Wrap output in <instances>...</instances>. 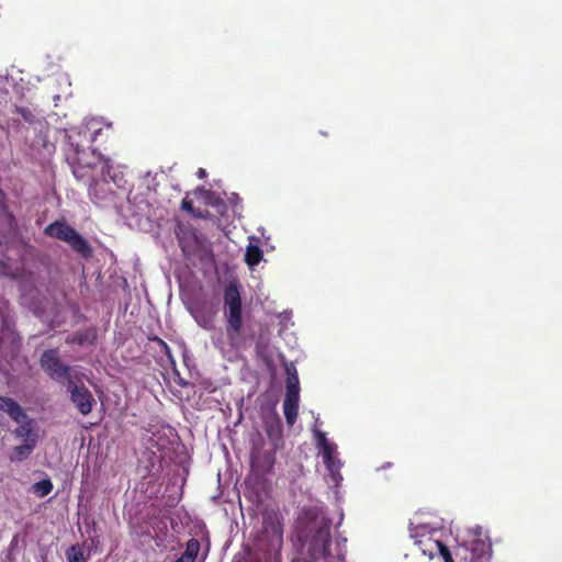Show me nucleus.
<instances>
[{
	"mask_svg": "<svg viewBox=\"0 0 562 562\" xmlns=\"http://www.w3.org/2000/svg\"><path fill=\"white\" fill-rule=\"evenodd\" d=\"M151 340L159 344V346L162 348V350H165L167 353H169V346L161 338L156 336V337L151 338Z\"/></svg>",
	"mask_w": 562,
	"mask_h": 562,
	"instance_id": "obj_28",
	"label": "nucleus"
},
{
	"mask_svg": "<svg viewBox=\"0 0 562 562\" xmlns=\"http://www.w3.org/2000/svg\"><path fill=\"white\" fill-rule=\"evenodd\" d=\"M262 250L255 245H249L246 249L245 261L249 267L257 266L262 259Z\"/></svg>",
	"mask_w": 562,
	"mask_h": 562,
	"instance_id": "obj_16",
	"label": "nucleus"
},
{
	"mask_svg": "<svg viewBox=\"0 0 562 562\" xmlns=\"http://www.w3.org/2000/svg\"><path fill=\"white\" fill-rule=\"evenodd\" d=\"M18 424L19 426L13 430L15 437L23 439L24 442H30V440L37 441V436L33 431L32 420L27 416L26 419Z\"/></svg>",
	"mask_w": 562,
	"mask_h": 562,
	"instance_id": "obj_14",
	"label": "nucleus"
},
{
	"mask_svg": "<svg viewBox=\"0 0 562 562\" xmlns=\"http://www.w3.org/2000/svg\"><path fill=\"white\" fill-rule=\"evenodd\" d=\"M0 411L7 413L16 423H22L26 419L25 412L11 397L0 396Z\"/></svg>",
	"mask_w": 562,
	"mask_h": 562,
	"instance_id": "obj_10",
	"label": "nucleus"
},
{
	"mask_svg": "<svg viewBox=\"0 0 562 562\" xmlns=\"http://www.w3.org/2000/svg\"><path fill=\"white\" fill-rule=\"evenodd\" d=\"M44 234L68 244L82 258L87 259L93 255L90 243L64 220H58L47 225Z\"/></svg>",
	"mask_w": 562,
	"mask_h": 562,
	"instance_id": "obj_5",
	"label": "nucleus"
},
{
	"mask_svg": "<svg viewBox=\"0 0 562 562\" xmlns=\"http://www.w3.org/2000/svg\"><path fill=\"white\" fill-rule=\"evenodd\" d=\"M317 443L319 448L322 449V456L323 458L334 454V447L329 443L326 436L322 431L316 432Z\"/></svg>",
	"mask_w": 562,
	"mask_h": 562,
	"instance_id": "obj_20",
	"label": "nucleus"
},
{
	"mask_svg": "<svg viewBox=\"0 0 562 562\" xmlns=\"http://www.w3.org/2000/svg\"><path fill=\"white\" fill-rule=\"evenodd\" d=\"M196 322L202 325L203 327H207V324L211 322V318H205V317H202L200 316L199 312L194 315Z\"/></svg>",
	"mask_w": 562,
	"mask_h": 562,
	"instance_id": "obj_27",
	"label": "nucleus"
},
{
	"mask_svg": "<svg viewBox=\"0 0 562 562\" xmlns=\"http://www.w3.org/2000/svg\"><path fill=\"white\" fill-rule=\"evenodd\" d=\"M323 461L329 471L333 472L335 469H338V465H336V461L334 459V454L323 458Z\"/></svg>",
	"mask_w": 562,
	"mask_h": 562,
	"instance_id": "obj_25",
	"label": "nucleus"
},
{
	"mask_svg": "<svg viewBox=\"0 0 562 562\" xmlns=\"http://www.w3.org/2000/svg\"><path fill=\"white\" fill-rule=\"evenodd\" d=\"M36 447V440L23 442L22 445L14 446L9 453V459L12 462H22L27 459Z\"/></svg>",
	"mask_w": 562,
	"mask_h": 562,
	"instance_id": "obj_12",
	"label": "nucleus"
},
{
	"mask_svg": "<svg viewBox=\"0 0 562 562\" xmlns=\"http://www.w3.org/2000/svg\"><path fill=\"white\" fill-rule=\"evenodd\" d=\"M223 302L226 317V334L233 344L240 336L243 327V301L236 282H231L224 288Z\"/></svg>",
	"mask_w": 562,
	"mask_h": 562,
	"instance_id": "obj_4",
	"label": "nucleus"
},
{
	"mask_svg": "<svg viewBox=\"0 0 562 562\" xmlns=\"http://www.w3.org/2000/svg\"><path fill=\"white\" fill-rule=\"evenodd\" d=\"M262 539L268 552L278 553L283 546V515L277 506H268L262 512Z\"/></svg>",
	"mask_w": 562,
	"mask_h": 562,
	"instance_id": "obj_6",
	"label": "nucleus"
},
{
	"mask_svg": "<svg viewBox=\"0 0 562 562\" xmlns=\"http://www.w3.org/2000/svg\"><path fill=\"white\" fill-rule=\"evenodd\" d=\"M323 461L329 471L333 472L335 469H338V465H336V461L334 459V454L323 458Z\"/></svg>",
	"mask_w": 562,
	"mask_h": 562,
	"instance_id": "obj_24",
	"label": "nucleus"
},
{
	"mask_svg": "<svg viewBox=\"0 0 562 562\" xmlns=\"http://www.w3.org/2000/svg\"><path fill=\"white\" fill-rule=\"evenodd\" d=\"M53 483L49 479L42 480L36 482L32 486V491L40 497H44L48 495L53 491Z\"/></svg>",
	"mask_w": 562,
	"mask_h": 562,
	"instance_id": "obj_18",
	"label": "nucleus"
},
{
	"mask_svg": "<svg viewBox=\"0 0 562 562\" xmlns=\"http://www.w3.org/2000/svg\"><path fill=\"white\" fill-rule=\"evenodd\" d=\"M66 386L70 394V401L78 412L85 416L89 415L95 405L90 390L82 382L77 384L72 380H69Z\"/></svg>",
	"mask_w": 562,
	"mask_h": 562,
	"instance_id": "obj_8",
	"label": "nucleus"
},
{
	"mask_svg": "<svg viewBox=\"0 0 562 562\" xmlns=\"http://www.w3.org/2000/svg\"><path fill=\"white\" fill-rule=\"evenodd\" d=\"M40 364L44 372L54 380L63 379L65 380V384H67L69 380H72L70 375L71 368L61 362L58 356V349L56 348L45 350L41 356Z\"/></svg>",
	"mask_w": 562,
	"mask_h": 562,
	"instance_id": "obj_7",
	"label": "nucleus"
},
{
	"mask_svg": "<svg viewBox=\"0 0 562 562\" xmlns=\"http://www.w3.org/2000/svg\"><path fill=\"white\" fill-rule=\"evenodd\" d=\"M97 340V333L93 328L77 331L67 338L68 344H76L82 346L85 344L93 345Z\"/></svg>",
	"mask_w": 562,
	"mask_h": 562,
	"instance_id": "obj_13",
	"label": "nucleus"
},
{
	"mask_svg": "<svg viewBox=\"0 0 562 562\" xmlns=\"http://www.w3.org/2000/svg\"><path fill=\"white\" fill-rule=\"evenodd\" d=\"M66 559L68 562H86L83 551L79 546H71L66 550Z\"/></svg>",
	"mask_w": 562,
	"mask_h": 562,
	"instance_id": "obj_19",
	"label": "nucleus"
},
{
	"mask_svg": "<svg viewBox=\"0 0 562 562\" xmlns=\"http://www.w3.org/2000/svg\"><path fill=\"white\" fill-rule=\"evenodd\" d=\"M302 530L299 539L310 541V555L313 560L330 555L331 521L317 508H307L300 519Z\"/></svg>",
	"mask_w": 562,
	"mask_h": 562,
	"instance_id": "obj_2",
	"label": "nucleus"
},
{
	"mask_svg": "<svg viewBox=\"0 0 562 562\" xmlns=\"http://www.w3.org/2000/svg\"><path fill=\"white\" fill-rule=\"evenodd\" d=\"M299 412V400L293 398H284L283 402V413L289 426L294 425L297 418Z\"/></svg>",
	"mask_w": 562,
	"mask_h": 562,
	"instance_id": "obj_15",
	"label": "nucleus"
},
{
	"mask_svg": "<svg viewBox=\"0 0 562 562\" xmlns=\"http://www.w3.org/2000/svg\"><path fill=\"white\" fill-rule=\"evenodd\" d=\"M196 175H198V177H199L200 179H204V178L206 177V175H207V173H206L205 169L200 168V169L198 170Z\"/></svg>",
	"mask_w": 562,
	"mask_h": 562,
	"instance_id": "obj_29",
	"label": "nucleus"
},
{
	"mask_svg": "<svg viewBox=\"0 0 562 562\" xmlns=\"http://www.w3.org/2000/svg\"><path fill=\"white\" fill-rule=\"evenodd\" d=\"M175 562H191L189 560L183 559L182 557L178 558Z\"/></svg>",
	"mask_w": 562,
	"mask_h": 562,
	"instance_id": "obj_30",
	"label": "nucleus"
},
{
	"mask_svg": "<svg viewBox=\"0 0 562 562\" xmlns=\"http://www.w3.org/2000/svg\"><path fill=\"white\" fill-rule=\"evenodd\" d=\"M274 464L276 449L267 448V443L260 436L257 438V440H252L250 449L251 470L256 474L265 476L266 474L272 472ZM249 482L250 480L247 479L246 484L248 485V491L245 495L252 503L259 505L263 502V497L266 494V482L263 477L258 479L254 485H249Z\"/></svg>",
	"mask_w": 562,
	"mask_h": 562,
	"instance_id": "obj_3",
	"label": "nucleus"
},
{
	"mask_svg": "<svg viewBox=\"0 0 562 562\" xmlns=\"http://www.w3.org/2000/svg\"><path fill=\"white\" fill-rule=\"evenodd\" d=\"M181 209L191 213L194 217L204 218V215L201 212H195L193 209V203L189 199H183L181 202Z\"/></svg>",
	"mask_w": 562,
	"mask_h": 562,
	"instance_id": "obj_21",
	"label": "nucleus"
},
{
	"mask_svg": "<svg viewBox=\"0 0 562 562\" xmlns=\"http://www.w3.org/2000/svg\"><path fill=\"white\" fill-rule=\"evenodd\" d=\"M15 112L27 122H32L34 119V115L29 108L15 106Z\"/></svg>",
	"mask_w": 562,
	"mask_h": 562,
	"instance_id": "obj_22",
	"label": "nucleus"
},
{
	"mask_svg": "<svg viewBox=\"0 0 562 562\" xmlns=\"http://www.w3.org/2000/svg\"><path fill=\"white\" fill-rule=\"evenodd\" d=\"M415 544L424 555L432 559L435 555H437L438 549H440L441 546V541L436 540L430 536L423 535L420 537H416Z\"/></svg>",
	"mask_w": 562,
	"mask_h": 562,
	"instance_id": "obj_11",
	"label": "nucleus"
},
{
	"mask_svg": "<svg viewBox=\"0 0 562 562\" xmlns=\"http://www.w3.org/2000/svg\"><path fill=\"white\" fill-rule=\"evenodd\" d=\"M8 206L5 204V194L2 190H0V212L7 213Z\"/></svg>",
	"mask_w": 562,
	"mask_h": 562,
	"instance_id": "obj_26",
	"label": "nucleus"
},
{
	"mask_svg": "<svg viewBox=\"0 0 562 562\" xmlns=\"http://www.w3.org/2000/svg\"><path fill=\"white\" fill-rule=\"evenodd\" d=\"M286 373V382H285V397L284 398H293L300 400V380L296 368L293 363L285 366Z\"/></svg>",
	"mask_w": 562,
	"mask_h": 562,
	"instance_id": "obj_9",
	"label": "nucleus"
},
{
	"mask_svg": "<svg viewBox=\"0 0 562 562\" xmlns=\"http://www.w3.org/2000/svg\"><path fill=\"white\" fill-rule=\"evenodd\" d=\"M437 554H440L443 558L445 562H453L450 550L442 542H441L440 549H438Z\"/></svg>",
	"mask_w": 562,
	"mask_h": 562,
	"instance_id": "obj_23",
	"label": "nucleus"
},
{
	"mask_svg": "<svg viewBox=\"0 0 562 562\" xmlns=\"http://www.w3.org/2000/svg\"><path fill=\"white\" fill-rule=\"evenodd\" d=\"M77 164L74 167V175L77 179H83L88 176V171L92 172L98 170L101 176V180H94L89 186L90 199L99 204L106 201L112 194V190L106 180L110 177L115 182V177L111 175L112 161L105 158L101 153L92 149L90 153L77 150Z\"/></svg>",
	"mask_w": 562,
	"mask_h": 562,
	"instance_id": "obj_1",
	"label": "nucleus"
},
{
	"mask_svg": "<svg viewBox=\"0 0 562 562\" xmlns=\"http://www.w3.org/2000/svg\"><path fill=\"white\" fill-rule=\"evenodd\" d=\"M199 551H200V541L195 538H191L187 542L184 552L181 554V557L186 560L194 562V560L198 557Z\"/></svg>",
	"mask_w": 562,
	"mask_h": 562,
	"instance_id": "obj_17",
	"label": "nucleus"
}]
</instances>
